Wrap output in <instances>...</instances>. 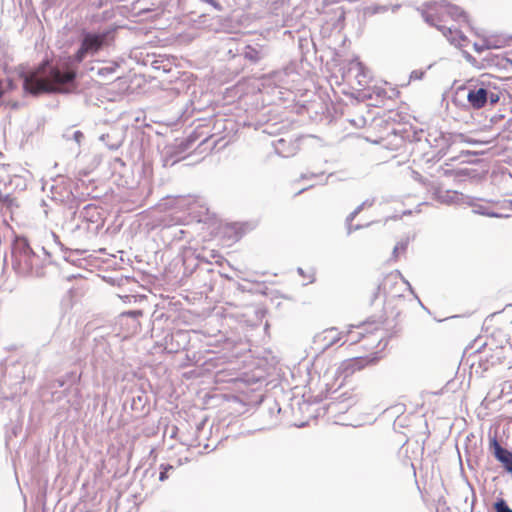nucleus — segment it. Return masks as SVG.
I'll list each match as a JSON object with an SVG mask.
<instances>
[{"label":"nucleus","mask_w":512,"mask_h":512,"mask_svg":"<svg viewBox=\"0 0 512 512\" xmlns=\"http://www.w3.org/2000/svg\"><path fill=\"white\" fill-rule=\"evenodd\" d=\"M344 344L355 345L363 342L364 350L378 348L382 341V333L375 323L349 325L343 329Z\"/></svg>","instance_id":"2"},{"label":"nucleus","mask_w":512,"mask_h":512,"mask_svg":"<svg viewBox=\"0 0 512 512\" xmlns=\"http://www.w3.org/2000/svg\"><path fill=\"white\" fill-rule=\"evenodd\" d=\"M243 57L252 63H257L262 58L260 51L251 45L245 47Z\"/></svg>","instance_id":"12"},{"label":"nucleus","mask_w":512,"mask_h":512,"mask_svg":"<svg viewBox=\"0 0 512 512\" xmlns=\"http://www.w3.org/2000/svg\"><path fill=\"white\" fill-rule=\"evenodd\" d=\"M114 70L112 68H102L99 70V74L111 73Z\"/></svg>","instance_id":"20"},{"label":"nucleus","mask_w":512,"mask_h":512,"mask_svg":"<svg viewBox=\"0 0 512 512\" xmlns=\"http://www.w3.org/2000/svg\"><path fill=\"white\" fill-rule=\"evenodd\" d=\"M33 256L30 248L27 246L23 251H13L12 253V267L22 275L29 274L32 271Z\"/></svg>","instance_id":"6"},{"label":"nucleus","mask_w":512,"mask_h":512,"mask_svg":"<svg viewBox=\"0 0 512 512\" xmlns=\"http://www.w3.org/2000/svg\"><path fill=\"white\" fill-rule=\"evenodd\" d=\"M207 3L213 5L214 7L220 9V6L218 5V3H216L215 0H205Z\"/></svg>","instance_id":"22"},{"label":"nucleus","mask_w":512,"mask_h":512,"mask_svg":"<svg viewBox=\"0 0 512 512\" xmlns=\"http://www.w3.org/2000/svg\"><path fill=\"white\" fill-rule=\"evenodd\" d=\"M377 361L378 357H376L374 354L365 357H354L346 359L340 364L339 373L347 378L368 366L376 364Z\"/></svg>","instance_id":"5"},{"label":"nucleus","mask_w":512,"mask_h":512,"mask_svg":"<svg viewBox=\"0 0 512 512\" xmlns=\"http://www.w3.org/2000/svg\"><path fill=\"white\" fill-rule=\"evenodd\" d=\"M142 315L143 312L141 310L121 313L118 320L120 326L118 336L125 340L137 334L141 329L139 318Z\"/></svg>","instance_id":"4"},{"label":"nucleus","mask_w":512,"mask_h":512,"mask_svg":"<svg viewBox=\"0 0 512 512\" xmlns=\"http://www.w3.org/2000/svg\"><path fill=\"white\" fill-rule=\"evenodd\" d=\"M76 78V71L67 68L61 71L58 67L52 66L48 61L43 62L35 70L24 75V89L31 94L41 93H63L67 92L66 86Z\"/></svg>","instance_id":"1"},{"label":"nucleus","mask_w":512,"mask_h":512,"mask_svg":"<svg viewBox=\"0 0 512 512\" xmlns=\"http://www.w3.org/2000/svg\"><path fill=\"white\" fill-rule=\"evenodd\" d=\"M349 72L355 74L357 81L358 91H361L369 83V71L368 68L360 61L359 58H354L349 62Z\"/></svg>","instance_id":"7"},{"label":"nucleus","mask_w":512,"mask_h":512,"mask_svg":"<svg viewBox=\"0 0 512 512\" xmlns=\"http://www.w3.org/2000/svg\"><path fill=\"white\" fill-rule=\"evenodd\" d=\"M400 281H401L400 274L397 272H392L384 278L381 285L385 292L390 293V292H392L391 286L399 283Z\"/></svg>","instance_id":"11"},{"label":"nucleus","mask_w":512,"mask_h":512,"mask_svg":"<svg viewBox=\"0 0 512 512\" xmlns=\"http://www.w3.org/2000/svg\"><path fill=\"white\" fill-rule=\"evenodd\" d=\"M409 241L408 239H401L396 243L393 249V258L394 260H398L401 256L405 255L408 248Z\"/></svg>","instance_id":"13"},{"label":"nucleus","mask_w":512,"mask_h":512,"mask_svg":"<svg viewBox=\"0 0 512 512\" xmlns=\"http://www.w3.org/2000/svg\"><path fill=\"white\" fill-rule=\"evenodd\" d=\"M497 100H498V98H497V97H493V96H491V102H492V103L497 102Z\"/></svg>","instance_id":"23"},{"label":"nucleus","mask_w":512,"mask_h":512,"mask_svg":"<svg viewBox=\"0 0 512 512\" xmlns=\"http://www.w3.org/2000/svg\"><path fill=\"white\" fill-rule=\"evenodd\" d=\"M211 257H212L213 259L222 258V256L219 254V252H218V251H215V250H212V252H211Z\"/></svg>","instance_id":"21"},{"label":"nucleus","mask_w":512,"mask_h":512,"mask_svg":"<svg viewBox=\"0 0 512 512\" xmlns=\"http://www.w3.org/2000/svg\"><path fill=\"white\" fill-rule=\"evenodd\" d=\"M504 60L512 65V49L505 53Z\"/></svg>","instance_id":"17"},{"label":"nucleus","mask_w":512,"mask_h":512,"mask_svg":"<svg viewBox=\"0 0 512 512\" xmlns=\"http://www.w3.org/2000/svg\"><path fill=\"white\" fill-rule=\"evenodd\" d=\"M160 468H161V472L159 475V480L165 481L169 478V471L173 470V466L172 465H161Z\"/></svg>","instance_id":"15"},{"label":"nucleus","mask_w":512,"mask_h":512,"mask_svg":"<svg viewBox=\"0 0 512 512\" xmlns=\"http://www.w3.org/2000/svg\"><path fill=\"white\" fill-rule=\"evenodd\" d=\"M467 100L475 109L484 107L487 102V91L484 88L473 89L468 92Z\"/></svg>","instance_id":"9"},{"label":"nucleus","mask_w":512,"mask_h":512,"mask_svg":"<svg viewBox=\"0 0 512 512\" xmlns=\"http://www.w3.org/2000/svg\"><path fill=\"white\" fill-rule=\"evenodd\" d=\"M442 15L445 17H451L453 19L466 18L464 12L456 6H447L444 8Z\"/></svg>","instance_id":"14"},{"label":"nucleus","mask_w":512,"mask_h":512,"mask_svg":"<svg viewBox=\"0 0 512 512\" xmlns=\"http://www.w3.org/2000/svg\"><path fill=\"white\" fill-rule=\"evenodd\" d=\"M438 29H440L441 31H443V33L446 35V31L449 33V34H452V27H447L445 25H440L438 26Z\"/></svg>","instance_id":"18"},{"label":"nucleus","mask_w":512,"mask_h":512,"mask_svg":"<svg viewBox=\"0 0 512 512\" xmlns=\"http://www.w3.org/2000/svg\"><path fill=\"white\" fill-rule=\"evenodd\" d=\"M490 447L493 449L495 458L503 464L508 472L512 473V452L503 448L495 438L490 441Z\"/></svg>","instance_id":"8"},{"label":"nucleus","mask_w":512,"mask_h":512,"mask_svg":"<svg viewBox=\"0 0 512 512\" xmlns=\"http://www.w3.org/2000/svg\"><path fill=\"white\" fill-rule=\"evenodd\" d=\"M360 228L359 225H353L352 223L349 224V227H348V231L349 233L353 232V231H356Z\"/></svg>","instance_id":"19"},{"label":"nucleus","mask_w":512,"mask_h":512,"mask_svg":"<svg viewBox=\"0 0 512 512\" xmlns=\"http://www.w3.org/2000/svg\"><path fill=\"white\" fill-rule=\"evenodd\" d=\"M494 508L496 512H512V509L508 507V505L503 499L496 502Z\"/></svg>","instance_id":"16"},{"label":"nucleus","mask_w":512,"mask_h":512,"mask_svg":"<svg viewBox=\"0 0 512 512\" xmlns=\"http://www.w3.org/2000/svg\"><path fill=\"white\" fill-rule=\"evenodd\" d=\"M343 336V329L339 330L338 328L331 327L326 329L323 332L324 340L327 342V346H331L333 344H336L338 342H341V344H344V337Z\"/></svg>","instance_id":"10"},{"label":"nucleus","mask_w":512,"mask_h":512,"mask_svg":"<svg viewBox=\"0 0 512 512\" xmlns=\"http://www.w3.org/2000/svg\"><path fill=\"white\" fill-rule=\"evenodd\" d=\"M107 37L108 32L84 33L80 47L74 54L73 60L76 63H81L88 54H96L99 52L101 48L107 44Z\"/></svg>","instance_id":"3"}]
</instances>
